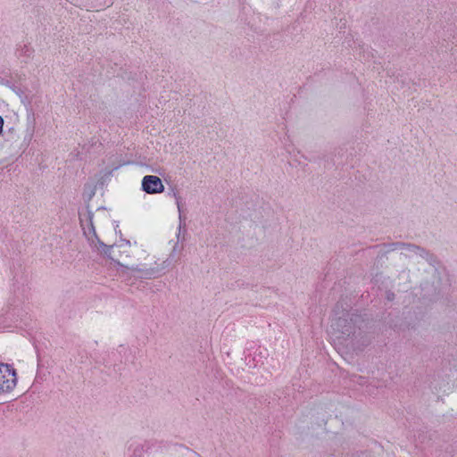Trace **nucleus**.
<instances>
[{"instance_id":"obj_1","label":"nucleus","mask_w":457,"mask_h":457,"mask_svg":"<svg viewBox=\"0 0 457 457\" xmlns=\"http://www.w3.org/2000/svg\"><path fill=\"white\" fill-rule=\"evenodd\" d=\"M17 385V373L14 368L0 363V394L12 392Z\"/></svg>"},{"instance_id":"obj_2","label":"nucleus","mask_w":457,"mask_h":457,"mask_svg":"<svg viewBox=\"0 0 457 457\" xmlns=\"http://www.w3.org/2000/svg\"><path fill=\"white\" fill-rule=\"evenodd\" d=\"M141 187L144 192L149 195L162 194L165 190L162 179L155 175H145L142 179Z\"/></svg>"},{"instance_id":"obj_3","label":"nucleus","mask_w":457,"mask_h":457,"mask_svg":"<svg viewBox=\"0 0 457 457\" xmlns=\"http://www.w3.org/2000/svg\"><path fill=\"white\" fill-rule=\"evenodd\" d=\"M96 194V187L92 185L87 184L84 188V195L87 196L88 199H91Z\"/></svg>"},{"instance_id":"obj_4","label":"nucleus","mask_w":457,"mask_h":457,"mask_svg":"<svg viewBox=\"0 0 457 457\" xmlns=\"http://www.w3.org/2000/svg\"><path fill=\"white\" fill-rule=\"evenodd\" d=\"M4 124V119L0 116V135L3 133Z\"/></svg>"}]
</instances>
